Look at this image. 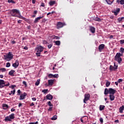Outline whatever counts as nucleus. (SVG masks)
I'll list each match as a JSON object with an SVG mask.
<instances>
[{
    "label": "nucleus",
    "instance_id": "51",
    "mask_svg": "<svg viewBox=\"0 0 124 124\" xmlns=\"http://www.w3.org/2000/svg\"><path fill=\"white\" fill-rule=\"evenodd\" d=\"M118 81L119 83H122V82H123V79L120 78L118 80Z\"/></svg>",
    "mask_w": 124,
    "mask_h": 124
},
{
    "label": "nucleus",
    "instance_id": "38",
    "mask_svg": "<svg viewBox=\"0 0 124 124\" xmlns=\"http://www.w3.org/2000/svg\"><path fill=\"white\" fill-rule=\"evenodd\" d=\"M59 77L58 74L53 75V78H58Z\"/></svg>",
    "mask_w": 124,
    "mask_h": 124
},
{
    "label": "nucleus",
    "instance_id": "1",
    "mask_svg": "<svg viewBox=\"0 0 124 124\" xmlns=\"http://www.w3.org/2000/svg\"><path fill=\"white\" fill-rule=\"evenodd\" d=\"M4 60L9 62V61H11L13 59V54H12V52H9L6 55H4Z\"/></svg>",
    "mask_w": 124,
    "mask_h": 124
},
{
    "label": "nucleus",
    "instance_id": "7",
    "mask_svg": "<svg viewBox=\"0 0 124 124\" xmlns=\"http://www.w3.org/2000/svg\"><path fill=\"white\" fill-rule=\"evenodd\" d=\"M5 87V82L2 79H0V88L2 89Z\"/></svg>",
    "mask_w": 124,
    "mask_h": 124
},
{
    "label": "nucleus",
    "instance_id": "42",
    "mask_svg": "<svg viewBox=\"0 0 124 124\" xmlns=\"http://www.w3.org/2000/svg\"><path fill=\"white\" fill-rule=\"evenodd\" d=\"M6 67H10V63L7 62L6 65Z\"/></svg>",
    "mask_w": 124,
    "mask_h": 124
},
{
    "label": "nucleus",
    "instance_id": "14",
    "mask_svg": "<svg viewBox=\"0 0 124 124\" xmlns=\"http://www.w3.org/2000/svg\"><path fill=\"white\" fill-rule=\"evenodd\" d=\"M46 99L48 100H52L53 99V95H51V94H48L46 96Z\"/></svg>",
    "mask_w": 124,
    "mask_h": 124
},
{
    "label": "nucleus",
    "instance_id": "9",
    "mask_svg": "<svg viewBox=\"0 0 124 124\" xmlns=\"http://www.w3.org/2000/svg\"><path fill=\"white\" fill-rule=\"evenodd\" d=\"M104 47H105V45L103 44L100 45L98 47L99 52H102V50L104 49Z\"/></svg>",
    "mask_w": 124,
    "mask_h": 124
},
{
    "label": "nucleus",
    "instance_id": "59",
    "mask_svg": "<svg viewBox=\"0 0 124 124\" xmlns=\"http://www.w3.org/2000/svg\"><path fill=\"white\" fill-rule=\"evenodd\" d=\"M10 85V83H8L7 84H5V87H8Z\"/></svg>",
    "mask_w": 124,
    "mask_h": 124
},
{
    "label": "nucleus",
    "instance_id": "20",
    "mask_svg": "<svg viewBox=\"0 0 124 124\" xmlns=\"http://www.w3.org/2000/svg\"><path fill=\"white\" fill-rule=\"evenodd\" d=\"M9 117V118L11 119V120H13V119H15V115L14 114V113L11 114H10L9 116H8Z\"/></svg>",
    "mask_w": 124,
    "mask_h": 124
},
{
    "label": "nucleus",
    "instance_id": "4",
    "mask_svg": "<svg viewBox=\"0 0 124 124\" xmlns=\"http://www.w3.org/2000/svg\"><path fill=\"white\" fill-rule=\"evenodd\" d=\"M65 23H62L61 22H58L57 24V29L59 30V29H61V28H62L63 27H64V26H66Z\"/></svg>",
    "mask_w": 124,
    "mask_h": 124
},
{
    "label": "nucleus",
    "instance_id": "6",
    "mask_svg": "<svg viewBox=\"0 0 124 124\" xmlns=\"http://www.w3.org/2000/svg\"><path fill=\"white\" fill-rule=\"evenodd\" d=\"M44 49V47H43L42 46H38L35 48V51H37V52H39L41 53L43 51Z\"/></svg>",
    "mask_w": 124,
    "mask_h": 124
},
{
    "label": "nucleus",
    "instance_id": "61",
    "mask_svg": "<svg viewBox=\"0 0 124 124\" xmlns=\"http://www.w3.org/2000/svg\"><path fill=\"white\" fill-rule=\"evenodd\" d=\"M11 112H14L15 111V109L14 108H12L11 109Z\"/></svg>",
    "mask_w": 124,
    "mask_h": 124
},
{
    "label": "nucleus",
    "instance_id": "57",
    "mask_svg": "<svg viewBox=\"0 0 124 124\" xmlns=\"http://www.w3.org/2000/svg\"><path fill=\"white\" fill-rule=\"evenodd\" d=\"M32 100H33V101H36V98H35V97L32 98Z\"/></svg>",
    "mask_w": 124,
    "mask_h": 124
},
{
    "label": "nucleus",
    "instance_id": "16",
    "mask_svg": "<svg viewBox=\"0 0 124 124\" xmlns=\"http://www.w3.org/2000/svg\"><path fill=\"white\" fill-rule=\"evenodd\" d=\"M5 122H12V120H11L10 117L8 116L5 117L4 119Z\"/></svg>",
    "mask_w": 124,
    "mask_h": 124
},
{
    "label": "nucleus",
    "instance_id": "36",
    "mask_svg": "<svg viewBox=\"0 0 124 124\" xmlns=\"http://www.w3.org/2000/svg\"><path fill=\"white\" fill-rule=\"evenodd\" d=\"M47 104L50 106V107H53V104L51 103V101H48Z\"/></svg>",
    "mask_w": 124,
    "mask_h": 124
},
{
    "label": "nucleus",
    "instance_id": "8",
    "mask_svg": "<svg viewBox=\"0 0 124 124\" xmlns=\"http://www.w3.org/2000/svg\"><path fill=\"white\" fill-rule=\"evenodd\" d=\"M44 16H39L36 18L34 21V23L35 24L38 23V22L39 21V20H40L41 19H42V18H44Z\"/></svg>",
    "mask_w": 124,
    "mask_h": 124
},
{
    "label": "nucleus",
    "instance_id": "3",
    "mask_svg": "<svg viewBox=\"0 0 124 124\" xmlns=\"http://www.w3.org/2000/svg\"><path fill=\"white\" fill-rule=\"evenodd\" d=\"M17 14H20V12L17 9H13L11 12V16L12 17H17Z\"/></svg>",
    "mask_w": 124,
    "mask_h": 124
},
{
    "label": "nucleus",
    "instance_id": "37",
    "mask_svg": "<svg viewBox=\"0 0 124 124\" xmlns=\"http://www.w3.org/2000/svg\"><path fill=\"white\" fill-rule=\"evenodd\" d=\"M47 92H48V89H44L42 91V93H47Z\"/></svg>",
    "mask_w": 124,
    "mask_h": 124
},
{
    "label": "nucleus",
    "instance_id": "39",
    "mask_svg": "<svg viewBox=\"0 0 124 124\" xmlns=\"http://www.w3.org/2000/svg\"><path fill=\"white\" fill-rule=\"evenodd\" d=\"M41 54V52H37V53H36L37 57H40Z\"/></svg>",
    "mask_w": 124,
    "mask_h": 124
},
{
    "label": "nucleus",
    "instance_id": "11",
    "mask_svg": "<svg viewBox=\"0 0 124 124\" xmlns=\"http://www.w3.org/2000/svg\"><path fill=\"white\" fill-rule=\"evenodd\" d=\"M13 67L15 68H17L18 66H19V61L18 60H16L15 62L13 64Z\"/></svg>",
    "mask_w": 124,
    "mask_h": 124
},
{
    "label": "nucleus",
    "instance_id": "21",
    "mask_svg": "<svg viewBox=\"0 0 124 124\" xmlns=\"http://www.w3.org/2000/svg\"><path fill=\"white\" fill-rule=\"evenodd\" d=\"M49 4L50 6L54 5V4H56V1H50Z\"/></svg>",
    "mask_w": 124,
    "mask_h": 124
},
{
    "label": "nucleus",
    "instance_id": "48",
    "mask_svg": "<svg viewBox=\"0 0 124 124\" xmlns=\"http://www.w3.org/2000/svg\"><path fill=\"white\" fill-rule=\"evenodd\" d=\"M15 87H16V85H12L11 86H9V88H11L12 90H13Z\"/></svg>",
    "mask_w": 124,
    "mask_h": 124
},
{
    "label": "nucleus",
    "instance_id": "64",
    "mask_svg": "<svg viewBox=\"0 0 124 124\" xmlns=\"http://www.w3.org/2000/svg\"><path fill=\"white\" fill-rule=\"evenodd\" d=\"M30 106H34V104L33 103H31V104H30Z\"/></svg>",
    "mask_w": 124,
    "mask_h": 124
},
{
    "label": "nucleus",
    "instance_id": "32",
    "mask_svg": "<svg viewBox=\"0 0 124 124\" xmlns=\"http://www.w3.org/2000/svg\"><path fill=\"white\" fill-rule=\"evenodd\" d=\"M8 2L9 3H16L15 1L13 0H8Z\"/></svg>",
    "mask_w": 124,
    "mask_h": 124
},
{
    "label": "nucleus",
    "instance_id": "25",
    "mask_svg": "<svg viewBox=\"0 0 124 124\" xmlns=\"http://www.w3.org/2000/svg\"><path fill=\"white\" fill-rule=\"evenodd\" d=\"M104 108H105V106L100 105L99 107L100 111H102L103 110H104Z\"/></svg>",
    "mask_w": 124,
    "mask_h": 124
},
{
    "label": "nucleus",
    "instance_id": "18",
    "mask_svg": "<svg viewBox=\"0 0 124 124\" xmlns=\"http://www.w3.org/2000/svg\"><path fill=\"white\" fill-rule=\"evenodd\" d=\"M93 20L97 22H101V19L99 18L98 17H94Z\"/></svg>",
    "mask_w": 124,
    "mask_h": 124
},
{
    "label": "nucleus",
    "instance_id": "22",
    "mask_svg": "<svg viewBox=\"0 0 124 124\" xmlns=\"http://www.w3.org/2000/svg\"><path fill=\"white\" fill-rule=\"evenodd\" d=\"M14 72H15V71L14 70H12L9 72V75H10L11 76H13V74H14Z\"/></svg>",
    "mask_w": 124,
    "mask_h": 124
},
{
    "label": "nucleus",
    "instance_id": "17",
    "mask_svg": "<svg viewBox=\"0 0 124 124\" xmlns=\"http://www.w3.org/2000/svg\"><path fill=\"white\" fill-rule=\"evenodd\" d=\"M115 96H114V94H110L109 95V99L111 101H113V100H115Z\"/></svg>",
    "mask_w": 124,
    "mask_h": 124
},
{
    "label": "nucleus",
    "instance_id": "26",
    "mask_svg": "<svg viewBox=\"0 0 124 124\" xmlns=\"http://www.w3.org/2000/svg\"><path fill=\"white\" fill-rule=\"evenodd\" d=\"M124 106H122L119 108L120 113H123V111H124Z\"/></svg>",
    "mask_w": 124,
    "mask_h": 124
},
{
    "label": "nucleus",
    "instance_id": "55",
    "mask_svg": "<svg viewBox=\"0 0 124 124\" xmlns=\"http://www.w3.org/2000/svg\"><path fill=\"white\" fill-rule=\"evenodd\" d=\"M41 6H42V7H44L45 6V3H42L41 4Z\"/></svg>",
    "mask_w": 124,
    "mask_h": 124
},
{
    "label": "nucleus",
    "instance_id": "24",
    "mask_svg": "<svg viewBox=\"0 0 124 124\" xmlns=\"http://www.w3.org/2000/svg\"><path fill=\"white\" fill-rule=\"evenodd\" d=\"M109 93V89L105 88V92H104V94L107 95Z\"/></svg>",
    "mask_w": 124,
    "mask_h": 124
},
{
    "label": "nucleus",
    "instance_id": "56",
    "mask_svg": "<svg viewBox=\"0 0 124 124\" xmlns=\"http://www.w3.org/2000/svg\"><path fill=\"white\" fill-rule=\"evenodd\" d=\"M17 93H18V95H20V93H21V90H18L17 91Z\"/></svg>",
    "mask_w": 124,
    "mask_h": 124
},
{
    "label": "nucleus",
    "instance_id": "33",
    "mask_svg": "<svg viewBox=\"0 0 124 124\" xmlns=\"http://www.w3.org/2000/svg\"><path fill=\"white\" fill-rule=\"evenodd\" d=\"M106 2H107L108 4H112V1L110 0H106Z\"/></svg>",
    "mask_w": 124,
    "mask_h": 124
},
{
    "label": "nucleus",
    "instance_id": "10",
    "mask_svg": "<svg viewBox=\"0 0 124 124\" xmlns=\"http://www.w3.org/2000/svg\"><path fill=\"white\" fill-rule=\"evenodd\" d=\"M27 96V93H24L23 94H21L19 97V100H23L25 99V97Z\"/></svg>",
    "mask_w": 124,
    "mask_h": 124
},
{
    "label": "nucleus",
    "instance_id": "35",
    "mask_svg": "<svg viewBox=\"0 0 124 124\" xmlns=\"http://www.w3.org/2000/svg\"><path fill=\"white\" fill-rule=\"evenodd\" d=\"M114 69H115V68L113 66L110 65L109 66V70H114Z\"/></svg>",
    "mask_w": 124,
    "mask_h": 124
},
{
    "label": "nucleus",
    "instance_id": "54",
    "mask_svg": "<svg viewBox=\"0 0 124 124\" xmlns=\"http://www.w3.org/2000/svg\"><path fill=\"white\" fill-rule=\"evenodd\" d=\"M11 43H12V44H15L16 43V42L14 40H13L11 41Z\"/></svg>",
    "mask_w": 124,
    "mask_h": 124
},
{
    "label": "nucleus",
    "instance_id": "27",
    "mask_svg": "<svg viewBox=\"0 0 124 124\" xmlns=\"http://www.w3.org/2000/svg\"><path fill=\"white\" fill-rule=\"evenodd\" d=\"M124 17H119L117 19L118 22V23H121V21H123V20H124Z\"/></svg>",
    "mask_w": 124,
    "mask_h": 124
},
{
    "label": "nucleus",
    "instance_id": "53",
    "mask_svg": "<svg viewBox=\"0 0 124 124\" xmlns=\"http://www.w3.org/2000/svg\"><path fill=\"white\" fill-rule=\"evenodd\" d=\"M120 10H121L120 8H117L116 9V10L115 12H117V13H119V12H120Z\"/></svg>",
    "mask_w": 124,
    "mask_h": 124
},
{
    "label": "nucleus",
    "instance_id": "2",
    "mask_svg": "<svg viewBox=\"0 0 124 124\" xmlns=\"http://www.w3.org/2000/svg\"><path fill=\"white\" fill-rule=\"evenodd\" d=\"M122 55L120 53H117L116 55H115L114 57L115 61H116L118 62V63H121L122 62V58H121V56Z\"/></svg>",
    "mask_w": 124,
    "mask_h": 124
},
{
    "label": "nucleus",
    "instance_id": "50",
    "mask_svg": "<svg viewBox=\"0 0 124 124\" xmlns=\"http://www.w3.org/2000/svg\"><path fill=\"white\" fill-rule=\"evenodd\" d=\"M29 124H38V122L37 121L35 123L31 122V123H30Z\"/></svg>",
    "mask_w": 124,
    "mask_h": 124
},
{
    "label": "nucleus",
    "instance_id": "58",
    "mask_svg": "<svg viewBox=\"0 0 124 124\" xmlns=\"http://www.w3.org/2000/svg\"><path fill=\"white\" fill-rule=\"evenodd\" d=\"M60 39V37L55 36V39L59 40Z\"/></svg>",
    "mask_w": 124,
    "mask_h": 124
},
{
    "label": "nucleus",
    "instance_id": "46",
    "mask_svg": "<svg viewBox=\"0 0 124 124\" xmlns=\"http://www.w3.org/2000/svg\"><path fill=\"white\" fill-rule=\"evenodd\" d=\"M48 77H49V78H53V74H49L48 76Z\"/></svg>",
    "mask_w": 124,
    "mask_h": 124
},
{
    "label": "nucleus",
    "instance_id": "43",
    "mask_svg": "<svg viewBox=\"0 0 124 124\" xmlns=\"http://www.w3.org/2000/svg\"><path fill=\"white\" fill-rule=\"evenodd\" d=\"M120 4L124 5V0H121L120 1Z\"/></svg>",
    "mask_w": 124,
    "mask_h": 124
},
{
    "label": "nucleus",
    "instance_id": "28",
    "mask_svg": "<svg viewBox=\"0 0 124 124\" xmlns=\"http://www.w3.org/2000/svg\"><path fill=\"white\" fill-rule=\"evenodd\" d=\"M40 84V79H37V81L35 82V86H38Z\"/></svg>",
    "mask_w": 124,
    "mask_h": 124
},
{
    "label": "nucleus",
    "instance_id": "40",
    "mask_svg": "<svg viewBox=\"0 0 124 124\" xmlns=\"http://www.w3.org/2000/svg\"><path fill=\"white\" fill-rule=\"evenodd\" d=\"M53 46V44H49L47 46L48 49H51Z\"/></svg>",
    "mask_w": 124,
    "mask_h": 124
},
{
    "label": "nucleus",
    "instance_id": "44",
    "mask_svg": "<svg viewBox=\"0 0 124 124\" xmlns=\"http://www.w3.org/2000/svg\"><path fill=\"white\" fill-rule=\"evenodd\" d=\"M22 83L23 85H25V87H28V85L27 84V82L26 81H23Z\"/></svg>",
    "mask_w": 124,
    "mask_h": 124
},
{
    "label": "nucleus",
    "instance_id": "34",
    "mask_svg": "<svg viewBox=\"0 0 124 124\" xmlns=\"http://www.w3.org/2000/svg\"><path fill=\"white\" fill-rule=\"evenodd\" d=\"M110 84H111V83H110L109 81H107V82L106 83V87H109V86H110Z\"/></svg>",
    "mask_w": 124,
    "mask_h": 124
},
{
    "label": "nucleus",
    "instance_id": "29",
    "mask_svg": "<svg viewBox=\"0 0 124 124\" xmlns=\"http://www.w3.org/2000/svg\"><path fill=\"white\" fill-rule=\"evenodd\" d=\"M58 119V116L57 115H54L52 118H51L52 121H56Z\"/></svg>",
    "mask_w": 124,
    "mask_h": 124
},
{
    "label": "nucleus",
    "instance_id": "45",
    "mask_svg": "<svg viewBox=\"0 0 124 124\" xmlns=\"http://www.w3.org/2000/svg\"><path fill=\"white\" fill-rule=\"evenodd\" d=\"M120 44H121V45H123V44H124V40H120Z\"/></svg>",
    "mask_w": 124,
    "mask_h": 124
},
{
    "label": "nucleus",
    "instance_id": "62",
    "mask_svg": "<svg viewBox=\"0 0 124 124\" xmlns=\"http://www.w3.org/2000/svg\"><path fill=\"white\" fill-rule=\"evenodd\" d=\"M36 0H32V3L33 4H34L35 3Z\"/></svg>",
    "mask_w": 124,
    "mask_h": 124
},
{
    "label": "nucleus",
    "instance_id": "19",
    "mask_svg": "<svg viewBox=\"0 0 124 124\" xmlns=\"http://www.w3.org/2000/svg\"><path fill=\"white\" fill-rule=\"evenodd\" d=\"M2 108L4 110H6L8 108V105L5 104L2 105Z\"/></svg>",
    "mask_w": 124,
    "mask_h": 124
},
{
    "label": "nucleus",
    "instance_id": "5",
    "mask_svg": "<svg viewBox=\"0 0 124 124\" xmlns=\"http://www.w3.org/2000/svg\"><path fill=\"white\" fill-rule=\"evenodd\" d=\"M90 97H91V95H90V94H85L84 95V99L83 100L84 103H87L86 101L90 100Z\"/></svg>",
    "mask_w": 124,
    "mask_h": 124
},
{
    "label": "nucleus",
    "instance_id": "31",
    "mask_svg": "<svg viewBox=\"0 0 124 124\" xmlns=\"http://www.w3.org/2000/svg\"><path fill=\"white\" fill-rule=\"evenodd\" d=\"M19 16H17V18H19V19H23V20H24V19H25V17H24L23 16H21L20 14H18Z\"/></svg>",
    "mask_w": 124,
    "mask_h": 124
},
{
    "label": "nucleus",
    "instance_id": "13",
    "mask_svg": "<svg viewBox=\"0 0 124 124\" xmlns=\"http://www.w3.org/2000/svg\"><path fill=\"white\" fill-rule=\"evenodd\" d=\"M90 31L92 33H94L95 32V28L93 26H90Z\"/></svg>",
    "mask_w": 124,
    "mask_h": 124
},
{
    "label": "nucleus",
    "instance_id": "60",
    "mask_svg": "<svg viewBox=\"0 0 124 124\" xmlns=\"http://www.w3.org/2000/svg\"><path fill=\"white\" fill-rule=\"evenodd\" d=\"M51 37H52V38L53 39H56V36H55V35H52V36H51Z\"/></svg>",
    "mask_w": 124,
    "mask_h": 124
},
{
    "label": "nucleus",
    "instance_id": "23",
    "mask_svg": "<svg viewBox=\"0 0 124 124\" xmlns=\"http://www.w3.org/2000/svg\"><path fill=\"white\" fill-rule=\"evenodd\" d=\"M54 43H55V45H57V46H60V45H61V41H54Z\"/></svg>",
    "mask_w": 124,
    "mask_h": 124
},
{
    "label": "nucleus",
    "instance_id": "49",
    "mask_svg": "<svg viewBox=\"0 0 124 124\" xmlns=\"http://www.w3.org/2000/svg\"><path fill=\"white\" fill-rule=\"evenodd\" d=\"M100 123H101V124H103V118H100Z\"/></svg>",
    "mask_w": 124,
    "mask_h": 124
},
{
    "label": "nucleus",
    "instance_id": "15",
    "mask_svg": "<svg viewBox=\"0 0 124 124\" xmlns=\"http://www.w3.org/2000/svg\"><path fill=\"white\" fill-rule=\"evenodd\" d=\"M54 82H55V80H54V79H49L48 80V86H53Z\"/></svg>",
    "mask_w": 124,
    "mask_h": 124
},
{
    "label": "nucleus",
    "instance_id": "63",
    "mask_svg": "<svg viewBox=\"0 0 124 124\" xmlns=\"http://www.w3.org/2000/svg\"><path fill=\"white\" fill-rule=\"evenodd\" d=\"M24 50H28V49H29V48L28 47V46H25L24 47Z\"/></svg>",
    "mask_w": 124,
    "mask_h": 124
},
{
    "label": "nucleus",
    "instance_id": "41",
    "mask_svg": "<svg viewBox=\"0 0 124 124\" xmlns=\"http://www.w3.org/2000/svg\"><path fill=\"white\" fill-rule=\"evenodd\" d=\"M0 70L2 71V72H4L6 71V69L4 68H1Z\"/></svg>",
    "mask_w": 124,
    "mask_h": 124
},
{
    "label": "nucleus",
    "instance_id": "52",
    "mask_svg": "<svg viewBox=\"0 0 124 124\" xmlns=\"http://www.w3.org/2000/svg\"><path fill=\"white\" fill-rule=\"evenodd\" d=\"M53 109V107H50L48 109V111H49V112H51V111H52V109Z\"/></svg>",
    "mask_w": 124,
    "mask_h": 124
},
{
    "label": "nucleus",
    "instance_id": "47",
    "mask_svg": "<svg viewBox=\"0 0 124 124\" xmlns=\"http://www.w3.org/2000/svg\"><path fill=\"white\" fill-rule=\"evenodd\" d=\"M114 63V70L118 69V65H116V64L115 63V62Z\"/></svg>",
    "mask_w": 124,
    "mask_h": 124
},
{
    "label": "nucleus",
    "instance_id": "12",
    "mask_svg": "<svg viewBox=\"0 0 124 124\" xmlns=\"http://www.w3.org/2000/svg\"><path fill=\"white\" fill-rule=\"evenodd\" d=\"M116 93V90L113 89V88H109V94H115Z\"/></svg>",
    "mask_w": 124,
    "mask_h": 124
},
{
    "label": "nucleus",
    "instance_id": "30",
    "mask_svg": "<svg viewBox=\"0 0 124 124\" xmlns=\"http://www.w3.org/2000/svg\"><path fill=\"white\" fill-rule=\"evenodd\" d=\"M15 93H16V90L15 89H14V90L13 91V93L10 92L9 94V95H11V94H15Z\"/></svg>",
    "mask_w": 124,
    "mask_h": 124
}]
</instances>
